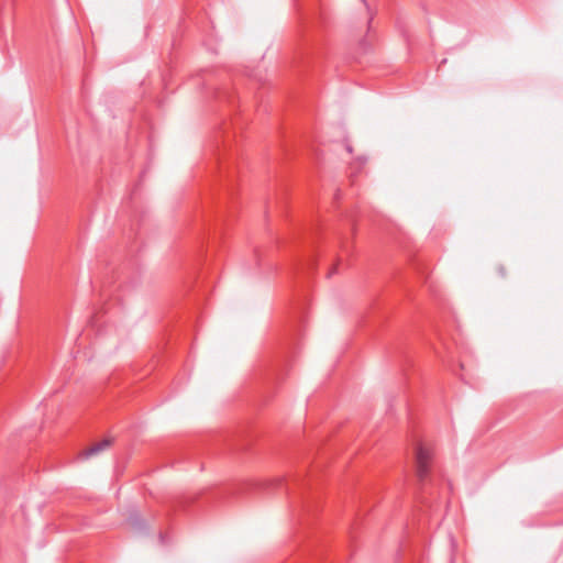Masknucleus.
<instances>
[{"label": "nucleus", "instance_id": "7ed1b4c3", "mask_svg": "<svg viewBox=\"0 0 563 563\" xmlns=\"http://www.w3.org/2000/svg\"><path fill=\"white\" fill-rule=\"evenodd\" d=\"M497 273L501 276V277H505L506 276V268L503 266V265H499L497 267Z\"/></svg>", "mask_w": 563, "mask_h": 563}, {"label": "nucleus", "instance_id": "f03ea898", "mask_svg": "<svg viewBox=\"0 0 563 563\" xmlns=\"http://www.w3.org/2000/svg\"><path fill=\"white\" fill-rule=\"evenodd\" d=\"M112 441L110 439H103L102 441L95 443L90 448L86 449L81 454L85 459H89L90 456L97 455L108 449Z\"/></svg>", "mask_w": 563, "mask_h": 563}, {"label": "nucleus", "instance_id": "20e7f679", "mask_svg": "<svg viewBox=\"0 0 563 563\" xmlns=\"http://www.w3.org/2000/svg\"><path fill=\"white\" fill-rule=\"evenodd\" d=\"M346 150H347L349 152H352V147H351L350 145H347V146H346Z\"/></svg>", "mask_w": 563, "mask_h": 563}, {"label": "nucleus", "instance_id": "f257e3e1", "mask_svg": "<svg viewBox=\"0 0 563 563\" xmlns=\"http://www.w3.org/2000/svg\"><path fill=\"white\" fill-rule=\"evenodd\" d=\"M431 459H432L431 450L423 444H418L416 448V466H417V476L420 482H423L428 476Z\"/></svg>", "mask_w": 563, "mask_h": 563}]
</instances>
